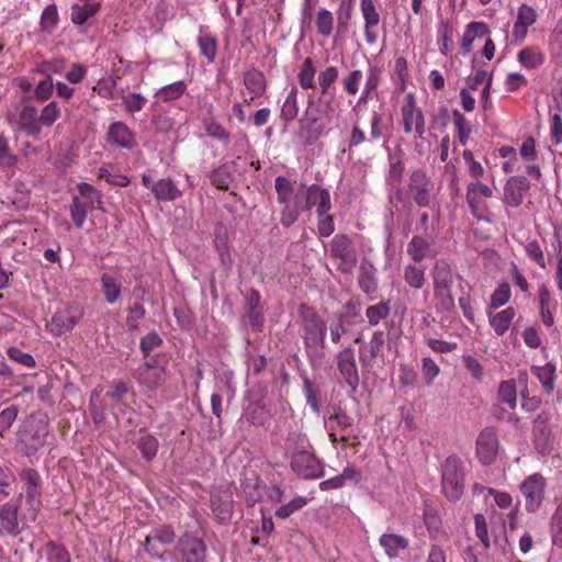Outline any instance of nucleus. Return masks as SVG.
<instances>
[{"mask_svg":"<svg viewBox=\"0 0 562 562\" xmlns=\"http://www.w3.org/2000/svg\"><path fill=\"white\" fill-rule=\"evenodd\" d=\"M49 434V420L44 414H31L20 426L16 448L26 457L34 456L45 446Z\"/></svg>","mask_w":562,"mask_h":562,"instance_id":"obj_1","label":"nucleus"},{"mask_svg":"<svg viewBox=\"0 0 562 562\" xmlns=\"http://www.w3.org/2000/svg\"><path fill=\"white\" fill-rule=\"evenodd\" d=\"M300 316L303 329L302 338L307 356L311 359L324 357L323 349L325 348V337L327 331L325 321L314 308L305 304L300 306Z\"/></svg>","mask_w":562,"mask_h":562,"instance_id":"obj_2","label":"nucleus"},{"mask_svg":"<svg viewBox=\"0 0 562 562\" xmlns=\"http://www.w3.org/2000/svg\"><path fill=\"white\" fill-rule=\"evenodd\" d=\"M404 190L398 188L396 198L402 200ZM405 194L419 207L430 206L435 199V182L424 168H416L409 173L407 190Z\"/></svg>","mask_w":562,"mask_h":562,"instance_id":"obj_3","label":"nucleus"},{"mask_svg":"<svg viewBox=\"0 0 562 562\" xmlns=\"http://www.w3.org/2000/svg\"><path fill=\"white\" fill-rule=\"evenodd\" d=\"M311 449L307 438L302 437L299 448L291 456V470L304 480H314L324 475V463Z\"/></svg>","mask_w":562,"mask_h":562,"instance_id":"obj_4","label":"nucleus"},{"mask_svg":"<svg viewBox=\"0 0 562 562\" xmlns=\"http://www.w3.org/2000/svg\"><path fill=\"white\" fill-rule=\"evenodd\" d=\"M274 187L278 202L283 204L280 222L283 226L290 227L297 221L301 212L304 210L302 201L297 195L293 198L294 186L288 178L283 176L277 177Z\"/></svg>","mask_w":562,"mask_h":562,"instance_id":"obj_5","label":"nucleus"},{"mask_svg":"<svg viewBox=\"0 0 562 562\" xmlns=\"http://www.w3.org/2000/svg\"><path fill=\"white\" fill-rule=\"evenodd\" d=\"M432 283L438 308L450 312L454 307L452 296L453 273L447 261H436L432 269Z\"/></svg>","mask_w":562,"mask_h":562,"instance_id":"obj_6","label":"nucleus"},{"mask_svg":"<svg viewBox=\"0 0 562 562\" xmlns=\"http://www.w3.org/2000/svg\"><path fill=\"white\" fill-rule=\"evenodd\" d=\"M464 468L462 461L456 457H448L441 467L442 492L450 501H458L464 492Z\"/></svg>","mask_w":562,"mask_h":562,"instance_id":"obj_7","label":"nucleus"},{"mask_svg":"<svg viewBox=\"0 0 562 562\" xmlns=\"http://www.w3.org/2000/svg\"><path fill=\"white\" fill-rule=\"evenodd\" d=\"M400 124L406 135L423 138L426 133V117L414 92H408L401 104Z\"/></svg>","mask_w":562,"mask_h":562,"instance_id":"obj_8","label":"nucleus"},{"mask_svg":"<svg viewBox=\"0 0 562 562\" xmlns=\"http://www.w3.org/2000/svg\"><path fill=\"white\" fill-rule=\"evenodd\" d=\"M85 308L77 302L68 303L65 307L56 311L47 323L49 333L54 336H61L70 331L83 317Z\"/></svg>","mask_w":562,"mask_h":562,"instance_id":"obj_9","label":"nucleus"},{"mask_svg":"<svg viewBox=\"0 0 562 562\" xmlns=\"http://www.w3.org/2000/svg\"><path fill=\"white\" fill-rule=\"evenodd\" d=\"M330 257L337 260V269L342 273H351L358 257L352 240L345 234L335 235L330 241Z\"/></svg>","mask_w":562,"mask_h":562,"instance_id":"obj_10","label":"nucleus"},{"mask_svg":"<svg viewBox=\"0 0 562 562\" xmlns=\"http://www.w3.org/2000/svg\"><path fill=\"white\" fill-rule=\"evenodd\" d=\"M134 378L144 389L155 391L166 383L168 370L157 358H153L135 370Z\"/></svg>","mask_w":562,"mask_h":562,"instance_id":"obj_11","label":"nucleus"},{"mask_svg":"<svg viewBox=\"0 0 562 562\" xmlns=\"http://www.w3.org/2000/svg\"><path fill=\"white\" fill-rule=\"evenodd\" d=\"M525 498V508L528 513L537 512L543 503L547 482L542 474L533 473L527 476L519 486Z\"/></svg>","mask_w":562,"mask_h":562,"instance_id":"obj_12","label":"nucleus"},{"mask_svg":"<svg viewBox=\"0 0 562 562\" xmlns=\"http://www.w3.org/2000/svg\"><path fill=\"white\" fill-rule=\"evenodd\" d=\"M20 481L23 484L26 503L33 512L35 517L41 507L42 496V477L37 470L32 468H24L21 470Z\"/></svg>","mask_w":562,"mask_h":562,"instance_id":"obj_13","label":"nucleus"},{"mask_svg":"<svg viewBox=\"0 0 562 562\" xmlns=\"http://www.w3.org/2000/svg\"><path fill=\"white\" fill-rule=\"evenodd\" d=\"M499 448V441L494 427H485L476 438V457L481 464L490 465L494 462Z\"/></svg>","mask_w":562,"mask_h":562,"instance_id":"obj_14","label":"nucleus"},{"mask_svg":"<svg viewBox=\"0 0 562 562\" xmlns=\"http://www.w3.org/2000/svg\"><path fill=\"white\" fill-rule=\"evenodd\" d=\"M337 369L352 392L357 391L360 384L359 370L356 361L355 350L351 347L341 349L337 356Z\"/></svg>","mask_w":562,"mask_h":562,"instance_id":"obj_15","label":"nucleus"},{"mask_svg":"<svg viewBox=\"0 0 562 562\" xmlns=\"http://www.w3.org/2000/svg\"><path fill=\"white\" fill-rule=\"evenodd\" d=\"M177 551L182 562H205L206 560V544L201 538L190 532L181 536L177 544Z\"/></svg>","mask_w":562,"mask_h":562,"instance_id":"obj_16","label":"nucleus"},{"mask_svg":"<svg viewBox=\"0 0 562 562\" xmlns=\"http://www.w3.org/2000/svg\"><path fill=\"white\" fill-rule=\"evenodd\" d=\"M385 344V333L383 330H374L370 340L359 348V360L364 371L372 370L381 356Z\"/></svg>","mask_w":562,"mask_h":562,"instance_id":"obj_17","label":"nucleus"},{"mask_svg":"<svg viewBox=\"0 0 562 562\" xmlns=\"http://www.w3.org/2000/svg\"><path fill=\"white\" fill-rule=\"evenodd\" d=\"M537 19L538 14L532 7L524 3L518 8L512 31L513 41L516 44H521L526 40L528 29L537 22Z\"/></svg>","mask_w":562,"mask_h":562,"instance_id":"obj_18","label":"nucleus"},{"mask_svg":"<svg viewBox=\"0 0 562 562\" xmlns=\"http://www.w3.org/2000/svg\"><path fill=\"white\" fill-rule=\"evenodd\" d=\"M529 190L530 182L526 177H510L504 187V201L510 207H518L522 204Z\"/></svg>","mask_w":562,"mask_h":562,"instance_id":"obj_19","label":"nucleus"},{"mask_svg":"<svg viewBox=\"0 0 562 562\" xmlns=\"http://www.w3.org/2000/svg\"><path fill=\"white\" fill-rule=\"evenodd\" d=\"M360 11L363 18V33L366 42L373 45L378 42L375 29L380 23V14L373 0H360Z\"/></svg>","mask_w":562,"mask_h":562,"instance_id":"obj_20","label":"nucleus"},{"mask_svg":"<svg viewBox=\"0 0 562 562\" xmlns=\"http://www.w3.org/2000/svg\"><path fill=\"white\" fill-rule=\"evenodd\" d=\"M106 140L111 146L124 149H133L136 145L134 134L130 127L121 121L113 122L110 125Z\"/></svg>","mask_w":562,"mask_h":562,"instance_id":"obj_21","label":"nucleus"},{"mask_svg":"<svg viewBox=\"0 0 562 562\" xmlns=\"http://www.w3.org/2000/svg\"><path fill=\"white\" fill-rule=\"evenodd\" d=\"M314 100L311 98L308 100V106L305 111L304 119L301 120V128L306 132L307 140H316L323 133L325 128V124L322 121L319 113L323 111L314 110L313 106Z\"/></svg>","mask_w":562,"mask_h":562,"instance_id":"obj_22","label":"nucleus"},{"mask_svg":"<svg viewBox=\"0 0 562 562\" xmlns=\"http://www.w3.org/2000/svg\"><path fill=\"white\" fill-rule=\"evenodd\" d=\"M18 125L27 136L37 138L42 132L38 111L34 105H24L18 117Z\"/></svg>","mask_w":562,"mask_h":562,"instance_id":"obj_23","label":"nucleus"},{"mask_svg":"<svg viewBox=\"0 0 562 562\" xmlns=\"http://www.w3.org/2000/svg\"><path fill=\"white\" fill-rule=\"evenodd\" d=\"M211 509L220 522H226L231 519L233 513L232 493L214 492L211 494Z\"/></svg>","mask_w":562,"mask_h":562,"instance_id":"obj_24","label":"nucleus"},{"mask_svg":"<svg viewBox=\"0 0 562 562\" xmlns=\"http://www.w3.org/2000/svg\"><path fill=\"white\" fill-rule=\"evenodd\" d=\"M311 199H314L316 203V213L317 215H324V213H329L331 209L330 202V193L327 189H323L317 184H312L307 188L306 192V202L303 206L306 210L311 209Z\"/></svg>","mask_w":562,"mask_h":562,"instance_id":"obj_25","label":"nucleus"},{"mask_svg":"<svg viewBox=\"0 0 562 562\" xmlns=\"http://www.w3.org/2000/svg\"><path fill=\"white\" fill-rule=\"evenodd\" d=\"M19 507L12 502H8L0 507V522L3 530L12 537L21 533L19 524Z\"/></svg>","mask_w":562,"mask_h":562,"instance_id":"obj_26","label":"nucleus"},{"mask_svg":"<svg viewBox=\"0 0 562 562\" xmlns=\"http://www.w3.org/2000/svg\"><path fill=\"white\" fill-rule=\"evenodd\" d=\"M244 85L250 94L249 100H245L250 104L255 99L261 97L266 92L267 82L263 74L255 68L244 74Z\"/></svg>","mask_w":562,"mask_h":562,"instance_id":"obj_27","label":"nucleus"},{"mask_svg":"<svg viewBox=\"0 0 562 562\" xmlns=\"http://www.w3.org/2000/svg\"><path fill=\"white\" fill-rule=\"evenodd\" d=\"M518 63L526 69H538L546 61V54L538 45H528L517 54Z\"/></svg>","mask_w":562,"mask_h":562,"instance_id":"obj_28","label":"nucleus"},{"mask_svg":"<svg viewBox=\"0 0 562 562\" xmlns=\"http://www.w3.org/2000/svg\"><path fill=\"white\" fill-rule=\"evenodd\" d=\"M530 371L535 375L543 392L551 395L554 391L557 380V367L554 363L548 362L544 366H531Z\"/></svg>","mask_w":562,"mask_h":562,"instance_id":"obj_29","label":"nucleus"},{"mask_svg":"<svg viewBox=\"0 0 562 562\" xmlns=\"http://www.w3.org/2000/svg\"><path fill=\"white\" fill-rule=\"evenodd\" d=\"M153 194L159 202H173L182 196V191L171 178H162L155 182Z\"/></svg>","mask_w":562,"mask_h":562,"instance_id":"obj_30","label":"nucleus"},{"mask_svg":"<svg viewBox=\"0 0 562 562\" xmlns=\"http://www.w3.org/2000/svg\"><path fill=\"white\" fill-rule=\"evenodd\" d=\"M492 311L487 310L490 325L497 336H503L514 321L516 311L513 306H508L496 314H493Z\"/></svg>","mask_w":562,"mask_h":562,"instance_id":"obj_31","label":"nucleus"},{"mask_svg":"<svg viewBox=\"0 0 562 562\" xmlns=\"http://www.w3.org/2000/svg\"><path fill=\"white\" fill-rule=\"evenodd\" d=\"M101 283V293L105 300V302L110 305L115 304L122 294V285L115 276L111 273H102L100 278Z\"/></svg>","mask_w":562,"mask_h":562,"instance_id":"obj_32","label":"nucleus"},{"mask_svg":"<svg viewBox=\"0 0 562 562\" xmlns=\"http://www.w3.org/2000/svg\"><path fill=\"white\" fill-rule=\"evenodd\" d=\"M380 546L390 559L397 558L402 550L408 548V539L396 533H383L379 539Z\"/></svg>","mask_w":562,"mask_h":562,"instance_id":"obj_33","label":"nucleus"},{"mask_svg":"<svg viewBox=\"0 0 562 562\" xmlns=\"http://www.w3.org/2000/svg\"><path fill=\"white\" fill-rule=\"evenodd\" d=\"M100 8V2L83 1V3H74L70 13L71 22L76 25L85 24L90 18L98 13Z\"/></svg>","mask_w":562,"mask_h":562,"instance_id":"obj_34","label":"nucleus"},{"mask_svg":"<svg viewBox=\"0 0 562 562\" xmlns=\"http://www.w3.org/2000/svg\"><path fill=\"white\" fill-rule=\"evenodd\" d=\"M357 470L353 467H346L340 474L322 481L318 486L321 491L338 490L349 481H357Z\"/></svg>","mask_w":562,"mask_h":562,"instance_id":"obj_35","label":"nucleus"},{"mask_svg":"<svg viewBox=\"0 0 562 562\" xmlns=\"http://www.w3.org/2000/svg\"><path fill=\"white\" fill-rule=\"evenodd\" d=\"M358 285L366 294H373L378 290L374 267L362 262L358 274Z\"/></svg>","mask_w":562,"mask_h":562,"instance_id":"obj_36","label":"nucleus"},{"mask_svg":"<svg viewBox=\"0 0 562 562\" xmlns=\"http://www.w3.org/2000/svg\"><path fill=\"white\" fill-rule=\"evenodd\" d=\"M403 278L409 288L419 290L426 283L425 268L416 263H408L404 267Z\"/></svg>","mask_w":562,"mask_h":562,"instance_id":"obj_37","label":"nucleus"},{"mask_svg":"<svg viewBox=\"0 0 562 562\" xmlns=\"http://www.w3.org/2000/svg\"><path fill=\"white\" fill-rule=\"evenodd\" d=\"M187 91V83L183 80H178L172 83L161 87L155 97L157 101L171 102L180 99Z\"/></svg>","mask_w":562,"mask_h":562,"instance_id":"obj_38","label":"nucleus"},{"mask_svg":"<svg viewBox=\"0 0 562 562\" xmlns=\"http://www.w3.org/2000/svg\"><path fill=\"white\" fill-rule=\"evenodd\" d=\"M429 252L430 243L422 236H414L407 244V254L415 262L423 261L429 256Z\"/></svg>","mask_w":562,"mask_h":562,"instance_id":"obj_39","label":"nucleus"},{"mask_svg":"<svg viewBox=\"0 0 562 562\" xmlns=\"http://www.w3.org/2000/svg\"><path fill=\"white\" fill-rule=\"evenodd\" d=\"M202 123L209 137L221 143H228L229 132L214 116L204 117Z\"/></svg>","mask_w":562,"mask_h":562,"instance_id":"obj_40","label":"nucleus"},{"mask_svg":"<svg viewBox=\"0 0 562 562\" xmlns=\"http://www.w3.org/2000/svg\"><path fill=\"white\" fill-rule=\"evenodd\" d=\"M391 306L389 301H381L378 304L370 305L366 310V317L370 326H378L381 321L389 317Z\"/></svg>","mask_w":562,"mask_h":562,"instance_id":"obj_41","label":"nucleus"},{"mask_svg":"<svg viewBox=\"0 0 562 562\" xmlns=\"http://www.w3.org/2000/svg\"><path fill=\"white\" fill-rule=\"evenodd\" d=\"M315 74L316 69L314 67L313 59L311 57H306L297 72V82L302 89H312L315 86Z\"/></svg>","mask_w":562,"mask_h":562,"instance_id":"obj_42","label":"nucleus"},{"mask_svg":"<svg viewBox=\"0 0 562 562\" xmlns=\"http://www.w3.org/2000/svg\"><path fill=\"white\" fill-rule=\"evenodd\" d=\"M498 401L507 404L510 409L517 405V390L514 380L502 381L497 392Z\"/></svg>","mask_w":562,"mask_h":562,"instance_id":"obj_43","label":"nucleus"},{"mask_svg":"<svg viewBox=\"0 0 562 562\" xmlns=\"http://www.w3.org/2000/svg\"><path fill=\"white\" fill-rule=\"evenodd\" d=\"M512 297L510 285L507 282H502L493 291L490 297L487 310H497L509 302Z\"/></svg>","mask_w":562,"mask_h":562,"instance_id":"obj_44","label":"nucleus"},{"mask_svg":"<svg viewBox=\"0 0 562 562\" xmlns=\"http://www.w3.org/2000/svg\"><path fill=\"white\" fill-rule=\"evenodd\" d=\"M92 209L88 203L82 202L79 196H72L69 207L70 217L77 228H82L86 222L88 210Z\"/></svg>","mask_w":562,"mask_h":562,"instance_id":"obj_45","label":"nucleus"},{"mask_svg":"<svg viewBox=\"0 0 562 562\" xmlns=\"http://www.w3.org/2000/svg\"><path fill=\"white\" fill-rule=\"evenodd\" d=\"M77 188L80 195L86 199L85 203H88L91 207L102 210V193L99 190L87 182L78 183Z\"/></svg>","mask_w":562,"mask_h":562,"instance_id":"obj_46","label":"nucleus"},{"mask_svg":"<svg viewBox=\"0 0 562 562\" xmlns=\"http://www.w3.org/2000/svg\"><path fill=\"white\" fill-rule=\"evenodd\" d=\"M315 25L317 33L323 37H329L334 29V16L327 9H321L316 13Z\"/></svg>","mask_w":562,"mask_h":562,"instance_id":"obj_47","label":"nucleus"},{"mask_svg":"<svg viewBox=\"0 0 562 562\" xmlns=\"http://www.w3.org/2000/svg\"><path fill=\"white\" fill-rule=\"evenodd\" d=\"M299 113V101H297V88L292 87L289 91L286 99L281 109V117L290 122L297 116Z\"/></svg>","mask_w":562,"mask_h":562,"instance_id":"obj_48","label":"nucleus"},{"mask_svg":"<svg viewBox=\"0 0 562 562\" xmlns=\"http://www.w3.org/2000/svg\"><path fill=\"white\" fill-rule=\"evenodd\" d=\"M452 120L458 132V139L460 144L463 146L467 145L472 133V126L470 122L458 110L452 111Z\"/></svg>","mask_w":562,"mask_h":562,"instance_id":"obj_49","label":"nucleus"},{"mask_svg":"<svg viewBox=\"0 0 562 562\" xmlns=\"http://www.w3.org/2000/svg\"><path fill=\"white\" fill-rule=\"evenodd\" d=\"M524 249H525L526 256L531 261H533L540 269L547 268V260H546L544 251L538 240H536V239L528 240L525 244Z\"/></svg>","mask_w":562,"mask_h":562,"instance_id":"obj_50","label":"nucleus"},{"mask_svg":"<svg viewBox=\"0 0 562 562\" xmlns=\"http://www.w3.org/2000/svg\"><path fill=\"white\" fill-rule=\"evenodd\" d=\"M136 446L142 456L147 461H151L157 454L159 443L156 437L147 434L138 439Z\"/></svg>","mask_w":562,"mask_h":562,"instance_id":"obj_51","label":"nucleus"},{"mask_svg":"<svg viewBox=\"0 0 562 562\" xmlns=\"http://www.w3.org/2000/svg\"><path fill=\"white\" fill-rule=\"evenodd\" d=\"M243 416L250 425L254 426H263L268 419L265 407L257 404H249L245 407Z\"/></svg>","mask_w":562,"mask_h":562,"instance_id":"obj_52","label":"nucleus"},{"mask_svg":"<svg viewBox=\"0 0 562 562\" xmlns=\"http://www.w3.org/2000/svg\"><path fill=\"white\" fill-rule=\"evenodd\" d=\"M60 109L55 101L47 103L38 114V121L42 126L49 127L60 117Z\"/></svg>","mask_w":562,"mask_h":562,"instance_id":"obj_53","label":"nucleus"},{"mask_svg":"<svg viewBox=\"0 0 562 562\" xmlns=\"http://www.w3.org/2000/svg\"><path fill=\"white\" fill-rule=\"evenodd\" d=\"M45 553L48 562H70V554L67 549L54 541L45 546Z\"/></svg>","mask_w":562,"mask_h":562,"instance_id":"obj_54","label":"nucleus"},{"mask_svg":"<svg viewBox=\"0 0 562 562\" xmlns=\"http://www.w3.org/2000/svg\"><path fill=\"white\" fill-rule=\"evenodd\" d=\"M425 525L431 536V538L441 537L448 541V535L446 532L440 533L441 520L439 516L432 509H427L424 513Z\"/></svg>","mask_w":562,"mask_h":562,"instance_id":"obj_55","label":"nucleus"},{"mask_svg":"<svg viewBox=\"0 0 562 562\" xmlns=\"http://www.w3.org/2000/svg\"><path fill=\"white\" fill-rule=\"evenodd\" d=\"M550 531L553 546L562 548V502L557 506L552 516Z\"/></svg>","mask_w":562,"mask_h":562,"instance_id":"obj_56","label":"nucleus"},{"mask_svg":"<svg viewBox=\"0 0 562 562\" xmlns=\"http://www.w3.org/2000/svg\"><path fill=\"white\" fill-rule=\"evenodd\" d=\"M386 125L382 113L373 112L370 121V142H379L385 138Z\"/></svg>","mask_w":562,"mask_h":562,"instance_id":"obj_57","label":"nucleus"},{"mask_svg":"<svg viewBox=\"0 0 562 562\" xmlns=\"http://www.w3.org/2000/svg\"><path fill=\"white\" fill-rule=\"evenodd\" d=\"M306 504H307V499L305 497H303V496L294 497L293 499H291L286 504L280 506L276 510L274 515H276L277 518L286 519L293 513H295L296 510H299L302 507H304Z\"/></svg>","mask_w":562,"mask_h":562,"instance_id":"obj_58","label":"nucleus"},{"mask_svg":"<svg viewBox=\"0 0 562 562\" xmlns=\"http://www.w3.org/2000/svg\"><path fill=\"white\" fill-rule=\"evenodd\" d=\"M303 392L306 403L314 413H319V392L308 378L303 379Z\"/></svg>","mask_w":562,"mask_h":562,"instance_id":"obj_59","label":"nucleus"},{"mask_svg":"<svg viewBox=\"0 0 562 562\" xmlns=\"http://www.w3.org/2000/svg\"><path fill=\"white\" fill-rule=\"evenodd\" d=\"M199 47L201 55L204 56L209 63H213L217 53V42L213 36L203 35L199 37Z\"/></svg>","mask_w":562,"mask_h":562,"instance_id":"obj_60","label":"nucleus"},{"mask_svg":"<svg viewBox=\"0 0 562 562\" xmlns=\"http://www.w3.org/2000/svg\"><path fill=\"white\" fill-rule=\"evenodd\" d=\"M122 99L125 110L131 114L142 111L147 103V99L137 92L124 94Z\"/></svg>","mask_w":562,"mask_h":562,"instance_id":"obj_61","label":"nucleus"},{"mask_svg":"<svg viewBox=\"0 0 562 562\" xmlns=\"http://www.w3.org/2000/svg\"><path fill=\"white\" fill-rule=\"evenodd\" d=\"M338 78V69L335 66H329L318 75V83L321 89V94L326 95L328 93L329 88Z\"/></svg>","mask_w":562,"mask_h":562,"instance_id":"obj_62","label":"nucleus"},{"mask_svg":"<svg viewBox=\"0 0 562 562\" xmlns=\"http://www.w3.org/2000/svg\"><path fill=\"white\" fill-rule=\"evenodd\" d=\"M18 414L19 408L15 405H10L0 412V437H4L15 422Z\"/></svg>","mask_w":562,"mask_h":562,"instance_id":"obj_63","label":"nucleus"},{"mask_svg":"<svg viewBox=\"0 0 562 562\" xmlns=\"http://www.w3.org/2000/svg\"><path fill=\"white\" fill-rule=\"evenodd\" d=\"M211 183L218 190H228L231 184V173L226 166H220L216 168L211 177Z\"/></svg>","mask_w":562,"mask_h":562,"instance_id":"obj_64","label":"nucleus"}]
</instances>
